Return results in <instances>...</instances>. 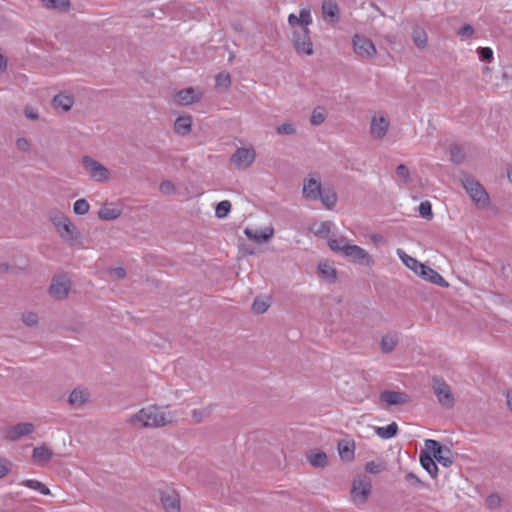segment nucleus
I'll use <instances>...</instances> for the list:
<instances>
[{"mask_svg":"<svg viewBox=\"0 0 512 512\" xmlns=\"http://www.w3.org/2000/svg\"><path fill=\"white\" fill-rule=\"evenodd\" d=\"M209 413L210 412L208 409L203 408L199 411L194 410L192 416L196 422H200L204 417H207L209 415Z\"/></svg>","mask_w":512,"mask_h":512,"instance_id":"55","label":"nucleus"},{"mask_svg":"<svg viewBox=\"0 0 512 512\" xmlns=\"http://www.w3.org/2000/svg\"><path fill=\"white\" fill-rule=\"evenodd\" d=\"M47 8L58 9L61 11L68 10L70 7L69 0H42Z\"/></svg>","mask_w":512,"mask_h":512,"instance_id":"37","label":"nucleus"},{"mask_svg":"<svg viewBox=\"0 0 512 512\" xmlns=\"http://www.w3.org/2000/svg\"><path fill=\"white\" fill-rule=\"evenodd\" d=\"M201 98V92L194 88H187L177 92L174 99L177 103L182 105H189Z\"/></svg>","mask_w":512,"mask_h":512,"instance_id":"18","label":"nucleus"},{"mask_svg":"<svg viewBox=\"0 0 512 512\" xmlns=\"http://www.w3.org/2000/svg\"><path fill=\"white\" fill-rule=\"evenodd\" d=\"M339 456L343 461L351 462L355 458V443L353 440H342L338 443Z\"/></svg>","mask_w":512,"mask_h":512,"instance_id":"22","label":"nucleus"},{"mask_svg":"<svg viewBox=\"0 0 512 512\" xmlns=\"http://www.w3.org/2000/svg\"><path fill=\"white\" fill-rule=\"evenodd\" d=\"M319 197L321 198L323 205L328 209L334 207L337 202V195L332 189H324L321 191Z\"/></svg>","mask_w":512,"mask_h":512,"instance_id":"29","label":"nucleus"},{"mask_svg":"<svg viewBox=\"0 0 512 512\" xmlns=\"http://www.w3.org/2000/svg\"><path fill=\"white\" fill-rule=\"evenodd\" d=\"M89 209L90 205L85 199H78L73 205V211L77 215H85Z\"/></svg>","mask_w":512,"mask_h":512,"instance_id":"42","label":"nucleus"},{"mask_svg":"<svg viewBox=\"0 0 512 512\" xmlns=\"http://www.w3.org/2000/svg\"><path fill=\"white\" fill-rule=\"evenodd\" d=\"M385 469L383 462L369 461L365 465L366 472L370 474H378Z\"/></svg>","mask_w":512,"mask_h":512,"instance_id":"43","label":"nucleus"},{"mask_svg":"<svg viewBox=\"0 0 512 512\" xmlns=\"http://www.w3.org/2000/svg\"><path fill=\"white\" fill-rule=\"evenodd\" d=\"M325 118H326L325 110L321 107H318L313 110L310 121H311L312 125L318 126L325 121Z\"/></svg>","mask_w":512,"mask_h":512,"instance_id":"40","label":"nucleus"},{"mask_svg":"<svg viewBox=\"0 0 512 512\" xmlns=\"http://www.w3.org/2000/svg\"><path fill=\"white\" fill-rule=\"evenodd\" d=\"M110 275L114 278H117V279H121V278H124L125 275H126V272L123 268L121 267H118V268H113L109 271Z\"/></svg>","mask_w":512,"mask_h":512,"instance_id":"59","label":"nucleus"},{"mask_svg":"<svg viewBox=\"0 0 512 512\" xmlns=\"http://www.w3.org/2000/svg\"><path fill=\"white\" fill-rule=\"evenodd\" d=\"M507 404L512 411V390L507 393Z\"/></svg>","mask_w":512,"mask_h":512,"instance_id":"62","label":"nucleus"},{"mask_svg":"<svg viewBox=\"0 0 512 512\" xmlns=\"http://www.w3.org/2000/svg\"><path fill=\"white\" fill-rule=\"evenodd\" d=\"M419 213L426 219H431L433 216L431 203L428 201L421 202L419 205Z\"/></svg>","mask_w":512,"mask_h":512,"instance_id":"45","label":"nucleus"},{"mask_svg":"<svg viewBox=\"0 0 512 512\" xmlns=\"http://www.w3.org/2000/svg\"><path fill=\"white\" fill-rule=\"evenodd\" d=\"M23 485L28 487V488H30V489L36 490V491L40 492L43 495H49L50 494L49 488L46 485H44L43 483H41L40 481H38V480H35V479L25 480L23 482Z\"/></svg>","mask_w":512,"mask_h":512,"instance_id":"35","label":"nucleus"},{"mask_svg":"<svg viewBox=\"0 0 512 512\" xmlns=\"http://www.w3.org/2000/svg\"><path fill=\"white\" fill-rule=\"evenodd\" d=\"M451 160L455 163H460L464 159V154L461 148L453 147L450 152Z\"/></svg>","mask_w":512,"mask_h":512,"instance_id":"49","label":"nucleus"},{"mask_svg":"<svg viewBox=\"0 0 512 512\" xmlns=\"http://www.w3.org/2000/svg\"><path fill=\"white\" fill-rule=\"evenodd\" d=\"M306 457L310 465L315 468H324L328 464L327 454L318 449L309 451Z\"/></svg>","mask_w":512,"mask_h":512,"instance_id":"24","label":"nucleus"},{"mask_svg":"<svg viewBox=\"0 0 512 512\" xmlns=\"http://www.w3.org/2000/svg\"><path fill=\"white\" fill-rule=\"evenodd\" d=\"M331 226L332 224L328 221L316 222L311 225L310 230L316 235L326 237L330 233Z\"/></svg>","mask_w":512,"mask_h":512,"instance_id":"32","label":"nucleus"},{"mask_svg":"<svg viewBox=\"0 0 512 512\" xmlns=\"http://www.w3.org/2000/svg\"><path fill=\"white\" fill-rule=\"evenodd\" d=\"M231 210V203L228 200L221 201L217 204L215 214L218 218H224Z\"/></svg>","mask_w":512,"mask_h":512,"instance_id":"41","label":"nucleus"},{"mask_svg":"<svg viewBox=\"0 0 512 512\" xmlns=\"http://www.w3.org/2000/svg\"><path fill=\"white\" fill-rule=\"evenodd\" d=\"M70 287V281L66 276H58L53 279L50 286V294L57 299L67 296Z\"/></svg>","mask_w":512,"mask_h":512,"instance_id":"13","label":"nucleus"},{"mask_svg":"<svg viewBox=\"0 0 512 512\" xmlns=\"http://www.w3.org/2000/svg\"><path fill=\"white\" fill-rule=\"evenodd\" d=\"M321 184L320 181L314 177L309 176L305 181L303 185V194L307 199H318L319 195L321 194Z\"/></svg>","mask_w":512,"mask_h":512,"instance_id":"17","label":"nucleus"},{"mask_svg":"<svg viewBox=\"0 0 512 512\" xmlns=\"http://www.w3.org/2000/svg\"><path fill=\"white\" fill-rule=\"evenodd\" d=\"M255 156L256 153L254 149L239 148L231 156V163L239 169H245L253 163V161L255 160Z\"/></svg>","mask_w":512,"mask_h":512,"instance_id":"8","label":"nucleus"},{"mask_svg":"<svg viewBox=\"0 0 512 512\" xmlns=\"http://www.w3.org/2000/svg\"><path fill=\"white\" fill-rule=\"evenodd\" d=\"M478 55L482 61H491L493 58V51L489 47H481L478 49Z\"/></svg>","mask_w":512,"mask_h":512,"instance_id":"47","label":"nucleus"},{"mask_svg":"<svg viewBox=\"0 0 512 512\" xmlns=\"http://www.w3.org/2000/svg\"><path fill=\"white\" fill-rule=\"evenodd\" d=\"M7 66V60L3 54L0 53V72L4 71Z\"/></svg>","mask_w":512,"mask_h":512,"instance_id":"60","label":"nucleus"},{"mask_svg":"<svg viewBox=\"0 0 512 512\" xmlns=\"http://www.w3.org/2000/svg\"><path fill=\"white\" fill-rule=\"evenodd\" d=\"M426 450L433 455L435 461L439 462L444 466H449L452 463V459L449 456L450 452L444 451L439 442L436 440L428 439L425 441Z\"/></svg>","mask_w":512,"mask_h":512,"instance_id":"9","label":"nucleus"},{"mask_svg":"<svg viewBox=\"0 0 512 512\" xmlns=\"http://www.w3.org/2000/svg\"><path fill=\"white\" fill-rule=\"evenodd\" d=\"M192 117L190 115H183L176 119L174 123V131L178 135H187L192 128Z\"/></svg>","mask_w":512,"mask_h":512,"instance_id":"26","label":"nucleus"},{"mask_svg":"<svg viewBox=\"0 0 512 512\" xmlns=\"http://www.w3.org/2000/svg\"><path fill=\"white\" fill-rule=\"evenodd\" d=\"M57 231L61 238L68 242L76 241L80 237L78 229L70 220L59 222Z\"/></svg>","mask_w":512,"mask_h":512,"instance_id":"14","label":"nucleus"},{"mask_svg":"<svg viewBox=\"0 0 512 512\" xmlns=\"http://www.w3.org/2000/svg\"><path fill=\"white\" fill-rule=\"evenodd\" d=\"M160 499L166 512H180V497L174 489L163 490Z\"/></svg>","mask_w":512,"mask_h":512,"instance_id":"11","label":"nucleus"},{"mask_svg":"<svg viewBox=\"0 0 512 512\" xmlns=\"http://www.w3.org/2000/svg\"><path fill=\"white\" fill-rule=\"evenodd\" d=\"M398 426L395 422L389 424L386 427H378L376 429V433L379 437L383 439H390L397 434Z\"/></svg>","mask_w":512,"mask_h":512,"instance_id":"33","label":"nucleus"},{"mask_svg":"<svg viewBox=\"0 0 512 512\" xmlns=\"http://www.w3.org/2000/svg\"><path fill=\"white\" fill-rule=\"evenodd\" d=\"M406 479L407 480H410V479H415L417 482H420L419 479L412 473H409L406 475Z\"/></svg>","mask_w":512,"mask_h":512,"instance_id":"63","label":"nucleus"},{"mask_svg":"<svg viewBox=\"0 0 512 512\" xmlns=\"http://www.w3.org/2000/svg\"><path fill=\"white\" fill-rule=\"evenodd\" d=\"M397 344V337L393 334L383 336L381 340V348L385 353L391 352Z\"/></svg>","mask_w":512,"mask_h":512,"instance_id":"36","label":"nucleus"},{"mask_svg":"<svg viewBox=\"0 0 512 512\" xmlns=\"http://www.w3.org/2000/svg\"><path fill=\"white\" fill-rule=\"evenodd\" d=\"M37 315L33 312H28L23 315V321L28 326L35 325L37 323Z\"/></svg>","mask_w":512,"mask_h":512,"instance_id":"54","label":"nucleus"},{"mask_svg":"<svg viewBox=\"0 0 512 512\" xmlns=\"http://www.w3.org/2000/svg\"><path fill=\"white\" fill-rule=\"evenodd\" d=\"M372 483L366 476H358L352 482L351 499L355 505L367 502L371 494Z\"/></svg>","mask_w":512,"mask_h":512,"instance_id":"4","label":"nucleus"},{"mask_svg":"<svg viewBox=\"0 0 512 512\" xmlns=\"http://www.w3.org/2000/svg\"><path fill=\"white\" fill-rule=\"evenodd\" d=\"M501 504V498L497 494H491L486 498V505L490 509H495Z\"/></svg>","mask_w":512,"mask_h":512,"instance_id":"48","label":"nucleus"},{"mask_svg":"<svg viewBox=\"0 0 512 512\" xmlns=\"http://www.w3.org/2000/svg\"><path fill=\"white\" fill-rule=\"evenodd\" d=\"M344 256L349 258L353 263L363 264L368 267L372 266L373 258L366 250L358 245H348L344 248Z\"/></svg>","mask_w":512,"mask_h":512,"instance_id":"7","label":"nucleus"},{"mask_svg":"<svg viewBox=\"0 0 512 512\" xmlns=\"http://www.w3.org/2000/svg\"><path fill=\"white\" fill-rule=\"evenodd\" d=\"M50 219L53 222L54 226L57 228V224L62 221H68L69 219L64 216L61 212L51 213Z\"/></svg>","mask_w":512,"mask_h":512,"instance_id":"53","label":"nucleus"},{"mask_svg":"<svg viewBox=\"0 0 512 512\" xmlns=\"http://www.w3.org/2000/svg\"><path fill=\"white\" fill-rule=\"evenodd\" d=\"M322 16L325 21L337 22L339 19L337 3L333 0H325L322 4Z\"/></svg>","mask_w":512,"mask_h":512,"instance_id":"20","label":"nucleus"},{"mask_svg":"<svg viewBox=\"0 0 512 512\" xmlns=\"http://www.w3.org/2000/svg\"><path fill=\"white\" fill-rule=\"evenodd\" d=\"M74 103V100L71 96L66 94L56 95L53 99V106L56 110H61L62 112H67L70 110Z\"/></svg>","mask_w":512,"mask_h":512,"instance_id":"28","label":"nucleus"},{"mask_svg":"<svg viewBox=\"0 0 512 512\" xmlns=\"http://www.w3.org/2000/svg\"><path fill=\"white\" fill-rule=\"evenodd\" d=\"M295 132V128L291 123H284L277 128L278 134L290 135Z\"/></svg>","mask_w":512,"mask_h":512,"instance_id":"50","label":"nucleus"},{"mask_svg":"<svg viewBox=\"0 0 512 512\" xmlns=\"http://www.w3.org/2000/svg\"><path fill=\"white\" fill-rule=\"evenodd\" d=\"M318 271L322 278L330 282L336 278V270L328 263H321L318 266Z\"/></svg>","mask_w":512,"mask_h":512,"instance_id":"34","label":"nucleus"},{"mask_svg":"<svg viewBox=\"0 0 512 512\" xmlns=\"http://www.w3.org/2000/svg\"><path fill=\"white\" fill-rule=\"evenodd\" d=\"M312 22L309 8H302L299 15L291 13L288 16V24L292 30V43L298 54L308 56L313 54V43L309 29Z\"/></svg>","mask_w":512,"mask_h":512,"instance_id":"1","label":"nucleus"},{"mask_svg":"<svg viewBox=\"0 0 512 512\" xmlns=\"http://www.w3.org/2000/svg\"><path fill=\"white\" fill-rule=\"evenodd\" d=\"M176 420L177 416L175 413H172L168 409H161L152 405L142 408L137 414L130 418L129 422L140 427H162Z\"/></svg>","mask_w":512,"mask_h":512,"instance_id":"2","label":"nucleus"},{"mask_svg":"<svg viewBox=\"0 0 512 512\" xmlns=\"http://www.w3.org/2000/svg\"><path fill=\"white\" fill-rule=\"evenodd\" d=\"M34 431V426L31 423H20L15 426L7 427L4 430V438L7 440H17L18 438L31 434Z\"/></svg>","mask_w":512,"mask_h":512,"instance_id":"12","label":"nucleus"},{"mask_svg":"<svg viewBox=\"0 0 512 512\" xmlns=\"http://www.w3.org/2000/svg\"><path fill=\"white\" fill-rule=\"evenodd\" d=\"M11 462L0 458V478L4 477L10 470Z\"/></svg>","mask_w":512,"mask_h":512,"instance_id":"51","label":"nucleus"},{"mask_svg":"<svg viewBox=\"0 0 512 512\" xmlns=\"http://www.w3.org/2000/svg\"><path fill=\"white\" fill-rule=\"evenodd\" d=\"M397 175L400 177V178H403L404 180H408L409 178V170L408 168L401 164L397 167Z\"/></svg>","mask_w":512,"mask_h":512,"instance_id":"58","label":"nucleus"},{"mask_svg":"<svg viewBox=\"0 0 512 512\" xmlns=\"http://www.w3.org/2000/svg\"><path fill=\"white\" fill-rule=\"evenodd\" d=\"M419 275L421 278H423L426 281H429L433 284L447 287L448 283L445 281V279L434 269L424 265V268L419 271Z\"/></svg>","mask_w":512,"mask_h":512,"instance_id":"21","label":"nucleus"},{"mask_svg":"<svg viewBox=\"0 0 512 512\" xmlns=\"http://www.w3.org/2000/svg\"><path fill=\"white\" fill-rule=\"evenodd\" d=\"M83 165L89 176L96 181H106L110 177L109 170L90 157L83 158Z\"/></svg>","mask_w":512,"mask_h":512,"instance_id":"6","label":"nucleus"},{"mask_svg":"<svg viewBox=\"0 0 512 512\" xmlns=\"http://www.w3.org/2000/svg\"><path fill=\"white\" fill-rule=\"evenodd\" d=\"M462 184L472 201L479 207H485L489 203V196L484 187L470 176L462 178Z\"/></svg>","mask_w":512,"mask_h":512,"instance_id":"3","label":"nucleus"},{"mask_svg":"<svg viewBox=\"0 0 512 512\" xmlns=\"http://www.w3.org/2000/svg\"><path fill=\"white\" fill-rule=\"evenodd\" d=\"M53 457V451L45 444L33 449L32 460L38 466H45Z\"/></svg>","mask_w":512,"mask_h":512,"instance_id":"16","label":"nucleus"},{"mask_svg":"<svg viewBox=\"0 0 512 512\" xmlns=\"http://www.w3.org/2000/svg\"><path fill=\"white\" fill-rule=\"evenodd\" d=\"M389 128V121L382 115L374 116L371 122V134L375 138H382Z\"/></svg>","mask_w":512,"mask_h":512,"instance_id":"19","label":"nucleus"},{"mask_svg":"<svg viewBox=\"0 0 512 512\" xmlns=\"http://www.w3.org/2000/svg\"><path fill=\"white\" fill-rule=\"evenodd\" d=\"M25 114L28 118L33 119V120L38 118L37 113H35L32 109H26Z\"/></svg>","mask_w":512,"mask_h":512,"instance_id":"61","label":"nucleus"},{"mask_svg":"<svg viewBox=\"0 0 512 512\" xmlns=\"http://www.w3.org/2000/svg\"><path fill=\"white\" fill-rule=\"evenodd\" d=\"M16 146L20 151L23 152L30 150V143L26 138H19L16 142Z\"/></svg>","mask_w":512,"mask_h":512,"instance_id":"56","label":"nucleus"},{"mask_svg":"<svg viewBox=\"0 0 512 512\" xmlns=\"http://www.w3.org/2000/svg\"><path fill=\"white\" fill-rule=\"evenodd\" d=\"M473 33H474V29H473V27H472L471 25H469V24L464 25V26L459 30V32H458V34H459L460 36H466V37H470V36H472V35H473Z\"/></svg>","mask_w":512,"mask_h":512,"instance_id":"57","label":"nucleus"},{"mask_svg":"<svg viewBox=\"0 0 512 512\" xmlns=\"http://www.w3.org/2000/svg\"><path fill=\"white\" fill-rule=\"evenodd\" d=\"M245 234L247 235V237L249 239H251L257 243H263L272 238V236L274 234V230L272 227H266L262 230H255V231L247 228L245 230Z\"/></svg>","mask_w":512,"mask_h":512,"instance_id":"23","label":"nucleus"},{"mask_svg":"<svg viewBox=\"0 0 512 512\" xmlns=\"http://www.w3.org/2000/svg\"><path fill=\"white\" fill-rule=\"evenodd\" d=\"M371 239H372L374 242H379V241H381V240H382V237H381V235H373V236L371 237Z\"/></svg>","mask_w":512,"mask_h":512,"instance_id":"64","label":"nucleus"},{"mask_svg":"<svg viewBox=\"0 0 512 512\" xmlns=\"http://www.w3.org/2000/svg\"><path fill=\"white\" fill-rule=\"evenodd\" d=\"M353 48L354 52L361 58L371 59L377 54L374 43L370 39L358 34L353 37Z\"/></svg>","mask_w":512,"mask_h":512,"instance_id":"5","label":"nucleus"},{"mask_svg":"<svg viewBox=\"0 0 512 512\" xmlns=\"http://www.w3.org/2000/svg\"><path fill=\"white\" fill-rule=\"evenodd\" d=\"M433 389L441 405L452 407L454 404V397L449 386L440 379L433 380Z\"/></svg>","mask_w":512,"mask_h":512,"instance_id":"10","label":"nucleus"},{"mask_svg":"<svg viewBox=\"0 0 512 512\" xmlns=\"http://www.w3.org/2000/svg\"><path fill=\"white\" fill-rule=\"evenodd\" d=\"M420 463L422 467L431 475V477L436 478L438 473V467L435 463V459L432 454L430 455L421 453Z\"/></svg>","mask_w":512,"mask_h":512,"instance_id":"27","label":"nucleus"},{"mask_svg":"<svg viewBox=\"0 0 512 512\" xmlns=\"http://www.w3.org/2000/svg\"><path fill=\"white\" fill-rule=\"evenodd\" d=\"M270 301L268 298H256L252 304V309L255 313L261 314L268 310Z\"/></svg>","mask_w":512,"mask_h":512,"instance_id":"39","label":"nucleus"},{"mask_svg":"<svg viewBox=\"0 0 512 512\" xmlns=\"http://www.w3.org/2000/svg\"><path fill=\"white\" fill-rule=\"evenodd\" d=\"M397 254L407 268L412 270L416 275H419V271L424 268L425 264L419 262L416 258L409 256L401 249L397 250Z\"/></svg>","mask_w":512,"mask_h":512,"instance_id":"25","label":"nucleus"},{"mask_svg":"<svg viewBox=\"0 0 512 512\" xmlns=\"http://www.w3.org/2000/svg\"><path fill=\"white\" fill-rule=\"evenodd\" d=\"M88 400V394L84 390L75 389L69 396V403L72 406L79 407Z\"/></svg>","mask_w":512,"mask_h":512,"instance_id":"31","label":"nucleus"},{"mask_svg":"<svg viewBox=\"0 0 512 512\" xmlns=\"http://www.w3.org/2000/svg\"><path fill=\"white\" fill-rule=\"evenodd\" d=\"M329 247L333 251H341L344 254V248L347 247L349 244L346 243L345 239H330Z\"/></svg>","mask_w":512,"mask_h":512,"instance_id":"44","label":"nucleus"},{"mask_svg":"<svg viewBox=\"0 0 512 512\" xmlns=\"http://www.w3.org/2000/svg\"><path fill=\"white\" fill-rule=\"evenodd\" d=\"M231 83V78L228 73H220L216 77V86L228 88Z\"/></svg>","mask_w":512,"mask_h":512,"instance_id":"46","label":"nucleus"},{"mask_svg":"<svg viewBox=\"0 0 512 512\" xmlns=\"http://www.w3.org/2000/svg\"><path fill=\"white\" fill-rule=\"evenodd\" d=\"M412 37L417 47L424 48L427 45L428 37L423 29H415Z\"/></svg>","mask_w":512,"mask_h":512,"instance_id":"38","label":"nucleus"},{"mask_svg":"<svg viewBox=\"0 0 512 512\" xmlns=\"http://www.w3.org/2000/svg\"><path fill=\"white\" fill-rule=\"evenodd\" d=\"M120 215L121 210L112 206H105L98 211V216L102 220H114Z\"/></svg>","mask_w":512,"mask_h":512,"instance_id":"30","label":"nucleus"},{"mask_svg":"<svg viewBox=\"0 0 512 512\" xmlns=\"http://www.w3.org/2000/svg\"><path fill=\"white\" fill-rule=\"evenodd\" d=\"M160 191L163 193V194H171L174 192V185L172 182L170 181H163L161 184H160V187H159Z\"/></svg>","mask_w":512,"mask_h":512,"instance_id":"52","label":"nucleus"},{"mask_svg":"<svg viewBox=\"0 0 512 512\" xmlns=\"http://www.w3.org/2000/svg\"><path fill=\"white\" fill-rule=\"evenodd\" d=\"M380 400L386 403L387 406H392L408 403L410 397L404 392L386 390L380 394Z\"/></svg>","mask_w":512,"mask_h":512,"instance_id":"15","label":"nucleus"}]
</instances>
